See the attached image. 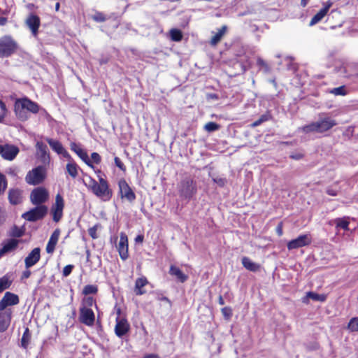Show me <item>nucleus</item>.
Returning <instances> with one entry per match:
<instances>
[{"label": "nucleus", "mask_w": 358, "mask_h": 358, "mask_svg": "<svg viewBox=\"0 0 358 358\" xmlns=\"http://www.w3.org/2000/svg\"><path fill=\"white\" fill-rule=\"evenodd\" d=\"M115 165L122 171H124L126 170L125 166L124 165L123 162L121 161V159L115 157L114 159Z\"/></svg>", "instance_id": "nucleus-47"}, {"label": "nucleus", "mask_w": 358, "mask_h": 358, "mask_svg": "<svg viewBox=\"0 0 358 358\" xmlns=\"http://www.w3.org/2000/svg\"><path fill=\"white\" fill-rule=\"evenodd\" d=\"M25 24L31 31V34L34 37H36L38 34V29L41 26V19L39 16L35 13H30L25 20Z\"/></svg>", "instance_id": "nucleus-10"}, {"label": "nucleus", "mask_w": 358, "mask_h": 358, "mask_svg": "<svg viewBox=\"0 0 358 358\" xmlns=\"http://www.w3.org/2000/svg\"><path fill=\"white\" fill-rule=\"evenodd\" d=\"M222 313L225 319L229 320L232 315V310L229 307H224L222 308Z\"/></svg>", "instance_id": "nucleus-45"}, {"label": "nucleus", "mask_w": 358, "mask_h": 358, "mask_svg": "<svg viewBox=\"0 0 358 358\" xmlns=\"http://www.w3.org/2000/svg\"><path fill=\"white\" fill-rule=\"evenodd\" d=\"M148 283V280L145 277L138 278L136 280L135 282V289L134 291L137 295L144 294L146 291L143 289Z\"/></svg>", "instance_id": "nucleus-26"}, {"label": "nucleus", "mask_w": 358, "mask_h": 358, "mask_svg": "<svg viewBox=\"0 0 358 358\" xmlns=\"http://www.w3.org/2000/svg\"><path fill=\"white\" fill-rule=\"evenodd\" d=\"M129 324L125 318H116L115 332L118 337H122L129 331Z\"/></svg>", "instance_id": "nucleus-17"}, {"label": "nucleus", "mask_w": 358, "mask_h": 358, "mask_svg": "<svg viewBox=\"0 0 358 358\" xmlns=\"http://www.w3.org/2000/svg\"><path fill=\"white\" fill-rule=\"evenodd\" d=\"M291 157L292 159H294L299 160V159H301L303 157V155L301 154V153H298V154H295V155H292Z\"/></svg>", "instance_id": "nucleus-58"}, {"label": "nucleus", "mask_w": 358, "mask_h": 358, "mask_svg": "<svg viewBox=\"0 0 358 358\" xmlns=\"http://www.w3.org/2000/svg\"><path fill=\"white\" fill-rule=\"evenodd\" d=\"M213 180L220 186H224L226 182V180L224 178H214Z\"/></svg>", "instance_id": "nucleus-53"}, {"label": "nucleus", "mask_w": 358, "mask_h": 358, "mask_svg": "<svg viewBox=\"0 0 358 358\" xmlns=\"http://www.w3.org/2000/svg\"><path fill=\"white\" fill-rule=\"evenodd\" d=\"M66 171L70 176L76 178L78 175V166L73 162H69L66 166Z\"/></svg>", "instance_id": "nucleus-32"}, {"label": "nucleus", "mask_w": 358, "mask_h": 358, "mask_svg": "<svg viewBox=\"0 0 358 358\" xmlns=\"http://www.w3.org/2000/svg\"><path fill=\"white\" fill-rule=\"evenodd\" d=\"M94 303H95L94 300L92 297H91V296L86 297L83 301V307H87V308L91 307L94 304Z\"/></svg>", "instance_id": "nucleus-44"}, {"label": "nucleus", "mask_w": 358, "mask_h": 358, "mask_svg": "<svg viewBox=\"0 0 358 358\" xmlns=\"http://www.w3.org/2000/svg\"><path fill=\"white\" fill-rule=\"evenodd\" d=\"M71 149L75 152L88 166L93 167L90 160L89 159L87 152H85L78 144L76 143H71Z\"/></svg>", "instance_id": "nucleus-24"}, {"label": "nucleus", "mask_w": 358, "mask_h": 358, "mask_svg": "<svg viewBox=\"0 0 358 358\" xmlns=\"http://www.w3.org/2000/svg\"><path fill=\"white\" fill-rule=\"evenodd\" d=\"M46 141L50 146V148L57 154H61L62 151L64 150V148L59 141L52 138H47Z\"/></svg>", "instance_id": "nucleus-31"}, {"label": "nucleus", "mask_w": 358, "mask_h": 358, "mask_svg": "<svg viewBox=\"0 0 358 358\" xmlns=\"http://www.w3.org/2000/svg\"><path fill=\"white\" fill-rule=\"evenodd\" d=\"M3 221H4V211L0 207V225L3 222Z\"/></svg>", "instance_id": "nucleus-59"}, {"label": "nucleus", "mask_w": 358, "mask_h": 358, "mask_svg": "<svg viewBox=\"0 0 358 358\" xmlns=\"http://www.w3.org/2000/svg\"><path fill=\"white\" fill-rule=\"evenodd\" d=\"M98 291V288L96 285H87L84 287L83 294L88 295L90 294H96Z\"/></svg>", "instance_id": "nucleus-38"}, {"label": "nucleus", "mask_w": 358, "mask_h": 358, "mask_svg": "<svg viewBox=\"0 0 358 358\" xmlns=\"http://www.w3.org/2000/svg\"><path fill=\"white\" fill-rule=\"evenodd\" d=\"M135 241L136 242H140V243H142L143 241V236L142 235H138L135 238Z\"/></svg>", "instance_id": "nucleus-62"}, {"label": "nucleus", "mask_w": 358, "mask_h": 358, "mask_svg": "<svg viewBox=\"0 0 358 358\" xmlns=\"http://www.w3.org/2000/svg\"><path fill=\"white\" fill-rule=\"evenodd\" d=\"M49 198V194L46 189L37 187L32 190L30 194L31 202L34 205L40 206L46 202Z\"/></svg>", "instance_id": "nucleus-7"}, {"label": "nucleus", "mask_w": 358, "mask_h": 358, "mask_svg": "<svg viewBox=\"0 0 358 358\" xmlns=\"http://www.w3.org/2000/svg\"><path fill=\"white\" fill-rule=\"evenodd\" d=\"M9 10L0 8V16L7 17L9 14Z\"/></svg>", "instance_id": "nucleus-56"}, {"label": "nucleus", "mask_w": 358, "mask_h": 358, "mask_svg": "<svg viewBox=\"0 0 358 358\" xmlns=\"http://www.w3.org/2000/svg\"><path fill=\"white\" fill-rule=\"evenodd\" d=\"M333 1L328 0L323 3L324 7L321 8L310 20L309 26L312 27L320 22L328 13L330 8L333 6Z\"/></svg>", "instance_id": "nucleus-15"}, {"label": "nucleus", "mask_w": 358, "mask_h": 358, "mask_svg": "<svg viewBox=\"0 0 358 358\" xmlns=\"http://www.w3.org/2000/svg\"><path fill=\"white\" fill-rule=\"evenodd\" d=\"M45 177V171L43 166H38L29 173L26 176V181L30 185H38L43 181Z\"/></svg>", "instance_id": "nucleus-6"}, {"label": "nucleus", "mask_w": 358, "mask_h": 358, "mask_svg": "<svg viewBox=\"0 0 358 358\" xmlns=\"http://www.w3.org/2000/svg\"><path fill=\"white\" fill-rule=\"evenodd\" d=\"M60 155H62L64 157L67 158L69 159H71L70 155L65 149L62 151V152Z\"/></svg>", "instance_id": "nucleus-61"}, {"label": "nucleus", "mask_w": 358, "mask_h": 358, "mask_svg": "<svg viewBox=\"0 0 358 358\" xmlns=\"http://www.w3.org/2000/svg\"><path fill=\"white\" fill-rule=\"evenodd\" d=\"M6 107L3 102L0 100V122H1L6 114Z\"/></svg>", "instance_id": "nucleus-46"}, {"label": "nucleus", "mask_w": 358, "mask_h": 358, "mask_svg": "<svg viewBox=\"0 0 358 358\" xmlns=\"http://www.w3.org/2000/svg\"><path fill=\"white\" fill-rule=\"evenodd\" d=\"M79 320L80 322L87 326H93L95 320V315L93 310L87 307H81L80 308Z\"/></svg>", "instance_id": "nucleus-12"}, {"label": "nucleus", "mask_w": 358, "mask_h": 358, "mask_svg": "<svg viewBox=\"0 0 358 358\" xmlns=\"http://www.w3.org/2000/svg\"><path fill=\"white\" fill-rule=\"evenodd\" d=\"M36 148L38 153L40 155V157L42 158L43 162H45L48 159V155L47 153L48 148L47 146L42 142H37L36 144Z\"/></svg>", "instance_id": "nucleus-30"}, {"label": "nucleus", "mask_w": 358, "mask_h": 358, "mask_svg": "<svg viewBox=\"0 0 358 358\" xmlns=\"http://www.w3.org/2000/svg\"><path fill=\"white\" fill-rule=\"evenodd\" d=\"M348 217L338 218L335 220L336 227H340L344 230H348L349 221Z\"/></svg>", "instance_id": "nucleus-35"}, {"label": "nucleus", "mask_w": 358, "mask_h": 358, "mask_svg": "<svg viewBox=\"0 0 358 358\" xmlns=\"http://www.w3.org/2000/svg\"><path fill=\"white\" fill-rule=\"evenodd\" d=\"M19 243L20 241L15 238H10L3 241V247L0 249V257L16 250Z\"/></svg>", "instance_id": "nucleus-19"}, {"label": "nucleus", "mask_w": 358, "mask_h": 358, "mask_svg": "<svg viewBox=\"0 0 358 358\" xmlns=\"http://www.w3.org/2000/svg\"><path fill=\"white\" fill-rule=\"evenodd\" d=\"M8 22V17L4 16H0V26H4Z\"/></svg>", "instance_id": "nucleus-55"}, {"label": "nucleus", "mask_w": 358, "mask_h": 358, "mask_svg": "<svg viewBox=\"0 0 358 358\" xmlns=\"http://www.w3.org/2000/svg\"><path fill=\"white\" fill-rule=\"evenodd\" d=\"M22 345L24 348H26L27 345V342L25 340L24 334L23 335L22 338Z\"/></svg>", "instance_id": "nucleus-64"}, {"label": "nucleus", "mask_w": 358, "mask_h": 358, "mask_svg": "<svg viewBox=\"0 0 358 358\" xmlns=\"http://www.w3.org/2000/svg\"><path fill=\"white\" fill-rule=\"evenodd\" d=\"M326 192L330 196H336L338 194V191L332 187H328Z\"/></svg>", "instance_id": "nucleus-52"}, {"label": "nucleus", "mask_w": 358, "mask_h": 358, "mask_svg": "<svg viewBox=\"0 0 358 358\" xmlns=\"http://www.w3.org/2000/svg\"><path fill=\"white\" fill-rule=\"evenodd\" d=\"M89 234L94 239L97 238L96 227H93L89 229Z\"/></svg>", "instance_id": "nucleus-51"}, {"label": "nucleus", "mask_w": 358, "mask_h": 358, "mask_svg": "<svg viewBox=\"0 0 358 358\" xmlns=\"http://www.w3.org/2000/svg\"><path fill=\"white\" fill-rule=\"evenodd\" d=\"M299 129L301 130L304 133H309V132H313V131L317 132V122L311 123L308 125L304 126V127L300 128Z\"/></svg>", "instance_id": "nucleus-37"}, {"label": "nucleus", "mask_w": 358, "mask_h": 358, "mask_svg": "<svg viewBox=\"0 0 358 358\" xmlns=\"http://www.w3.org/2000/svg\"><path fill=\"white\" fill-rule=\"evenodd\" d=\"M60 236V229H56L50 236V238L48 242L46 245V252L48 254H52L55 251V246L57 244L59 238Z\"/></svg>", "instance_id": "nucleus-22"}, {"label": "nucleus", "mask_w": 358, "mask_h": 358, "mask_svg": "<svg viewBox=\"0 0 358 358\" xmlns=\"http://www.w3.org/2000/svg\"><path fill=\"white\" fill-rule=\"evenodd\" d=\"M348 329L350 331H358V317H352L350 320Z\"/></svg>", "instance_id": "nucleus-39"}, {"label": "nucleus", "mask_w": 358, "mask_h": 358, "mask_svg": "<svg viewBox=\"0 0 358 358\" xmlns=\"http://www.w3.org/2000/svg\"><path fill=\"white\" fill-rule=\"evenodd\" d=\"M8 199L12 204H18L22 200V191L18 189H13L9 191Z\"/></svg>", "instance_id": "nucleus-25"}, {"label": "nucleus", "mask_w": 358, "mask_h": 358, "mask_svg": "<svg viewBox=\"0 0 358 358\" xmlns=\"http://www.w3.org/2000/svg\"><path fill=\"white\" fill-rule=\"evenodd\" d=\"M117 249L122 260L124 261L128 259V238L124 232H121L120 234V241L117 245Z\"/></svg>", "instance_id": "nucleus-13"}, {"label": "nucleus", "mask_w": 358, "mask_h": 358, "mask_svg": "<svg viewBox=\"0 0 358 358\" xmlns=\"http://www.w3.org/2000/svg\"><path fill=\"white\" fill-rule=\"evenodd\" d=\"M92 159L96 164H99L101 162V157L97 152H93L91 155Z\"/></svg>", "instance_id": "nucleus-50"}, {"label": "nucleus", "mask_w": 358, "mask_h": 358, "mask_svg": "<svg viewBox=\"0 0 358 358\" xmlns=\"http://www.w3.org/2000/svg\"><path fill=\"white\" fill-rule=\"evenodd\" d=\"M276 231H277V234H278V236H282V224H280L277 228H276Z\"/></svg>", "instance_id": "nucleus-60"}, {"label": "nucleus", "mask_w": 358, "mask_h": 358, "mask_svg": "<svg viewBox=\"0 0 358 358\" xmlns=\"http://www.w3.org/2000/svg\"><path fill=\"white\" fill-rule=\"evenodd\" d=\"M268 120V115H263L259 120L254 122L252 124V127H257L260 125L262 122Z\"/></svg>", "instance_id": "nucleus-48"}, {"label": "nucleus", "mask_w": 358, "mask_h": 358, "mask_svg": "<svg viewBox=\"0 0 358 358\" xmlns=\"http://www.w3.org/2000/svg\"><path fill=\"white\" fill-rule=\"evenodd\" d=\"M257 65L259 70L263 71L265 73H268L271 71L269 64L261 57H258L257 59Z\"/></svg>", "instance_id": "nucleus-33"}, {"label": "nucleus", "mask_w": 358, "mask_h": 358, "mask_svg": "<svg viewBox=\"0 0 358 358\" xmlns=\"http://www.w3.org/2000/svg\"><path fill=\"white\" fill-rule=\"evenodd\" d=\"M311 242L312 238L310 234H303L289 241L287 246L289 250H292L309 245Z\"/></svg>", "instance_id": "nucleus-9"}, {"label": "nucleus", "mask_w": 358, "mask_h": 358, "mask_svg": "<svg viewBox=\"0 0 358 358\" xmlns=\"http://www.w3.org/2000/svg\"><path fill=\"white\" fill-rule=\"evenodd\" d=\"M31 271L29 270H28V268H27V270L23 271L22 274V279L29 278L31 275Z\"/></svg>", "instance_id": "nucleus-54"}, {"label": "nucleus", "mask_w": 358, "mask_h": 358, "mask_svg": "<svg viewBox=\"0 0 358 358\" xmlns=\"http://www.w3.org/2000/svg\"><path fill=\"white\" fill-rule=\"evenodd\" d=\"M47 206L40 205L23 213L22 217L27 221L34 222L42 219L47 214Z\"/></svg>", "instance_id": "nucleus-5"}, {"label": "nucleus", "mask_w": 358, "mask_h": 358, "mask_svg": "<svg viewBox=\"0 0 358 358\" xmlns=\"http://www.w3.org/2000/svg\"><path fill=\"white\" fill-rule=\"evenodd\" d=\"M92 19L96 22H103L106 20V15L99 11H96L92 16Z\"/></svg>", "instance_id": "nucleus-41"}, {"label": "nucleus", "mask_w": 358, "mask_h": 358, "mask_svg": "<svg viewBox=\"0 0 358 358\" xmlns=\"http://www.w3.org/2000/svg\"><path fill=\"white\" fill-rule=\"evenodd\" d=\"M330 92L334 93L335 95H346V91H330Z\"/></svg>", "instance_id": "nucleus-57"}, {"label": "nucleus", "mask_w": 358, "mask_h": 358, "mask_svg": "<svg viewBox=\"0 0 358 358\" xmlns=\"http://www.w3.org/2000/svg\"><path fill=\"white\" fill-rule=\"evenodd\" d=\"M19 303L17 295L7 292L0 301V311L6 310V307L17 305Z\"/></svg>", "instance_id": "nucleus-16"}, {"label": "nucleus", "mask_w": 358, "mask_h": 358, "mask_svg": "<svg viewBox=\"0 0 358 358\" xmlns=\"http://www.w3.org/2000/svg\"><path fill=\"white\" fill-rule=\"evenodd\" d=\"M64 208V201L63 197L58 194L55 196V202L51 208L52 219L55 222H59L62 217Z\"/></svg>", "instance_id": "nucleus-8"}, {"label": "nucleus", "mask_w": 358, "mask_h": 358, "mask_svg": "<svg viewBox=\"0 0 358 358\" xmlns=\"http://www.w3.org/2000/svg\"><path fill=\"white\" fill-rule=\"evenodd\" d=\"M88 189L103 201H109L113 195L112 190L109 188L108 182L102 178H99V182L92 178L85 183Z\"/></svg>", "instance_id": "nucleus-1"}, {"label": "nucleus", "mask_w": 358, "mask_h": 358, "mask_svg": "<svg viewBox=\"0 0 358 358\" xmlns=\"http://www.w3.org/2000/svg\"><path fill=\"white\" fill-rule=\"evenodd\" d=\"M227 29V27L226 25H223L221 29L218 30V31L212 36L210 39V44L212 45H217L222 39V36L224 35Z\"/></svg>", "instance_id": "nucleus-29"}, {"label": "nucleus", "mask_w": 358, "mask_h": 358, "mask_svg": "<svg viewBox=\"0 0 358 358\" xmlns=\"http://www.w3.org/2000/svg\"><path fill=\"white\" fill-rule=\"evenodd\" d=\"M317 132L322 133L331 129L333 127L336 125V120L330 118L325 117L317 122Z\"/></svg>", "instance_id": "nucleus-21"}, {"label": "nucleus", "mask_w": 358, "mask_h": 358, "mask_svg": "<svg viewBox=\"0 0 358 358\" xmlns=\"http://www.w3.org/2000/svg\"><path fill=\"white\" fill-rule=\"evenodd\" d=\"M11 281L6 275L3 276L0 278V293L3 292L5 289L10 287Z\"/></svg>", "instance_id": "nucleus-36"}, {"label": "nucleus", "mask_w": 358, "mask_h": 358, "mask_svg": "<svg viewBox=\"0 0 358 358\" xmlns=\"http://www.w3.org/2000/svg\"><path fill=\"white\" fill-rule=\"evenodd\" d=\"M204 129L208 132H212L218 130L220 129V125L215 122H209L205 124Z\"/></svg>", "instance_id": "nucleus-40"}, {"label": "nucleus", "mask_w": 358, "mask_h": 358, "mask_svg": "<svg viewBox=\"0 0 358 358\" xmlns=\"http://www.w3.org/2000/svg\"><path fill=\"white\" fill-rule=\"evenodd\" d=\"M23 234L24 231L17 227H14L12 229L11 235L14 237H21L23 235Z\"/></svg>", "instance_id": "nucleus-42"}, {"label": "nucleus", "mask_w": 358, "mask_h": 358, "mask_svg": "<svg viewBox=\"0 0 358 358\" xmlns=\"http://www.w3.org/2000/svg\"><path fill=\"white\" fill-rule=\"evenodd\" d=\"M41 258V250L39 248H35L33 249L24 259V264L26 268L34 266Z\"/></svg>", "instance_id": "nucleus-18"}, {"label": "nucleus", "mask_w": 358, "mask_h": 358, "mask_svg": "<svg viewBox=\"0 0 358 358\" xmlns=\"http://www.w3.org/2000/svg\"><path fill=\"white\" fill-rule=\"evenodd\" d=\"M73 268V265H67L63 269V275L66 277L70 275Z\"/></svg>", "instance_id": "nucleus-49"}, {"label": "nucleus", "mask_w": 358, "mask_h": 358, "mask_svg": "<svg viewBox=\"0 0 358 358\" xmlns=\"http://www.w3.org/2000/svg\"><path fill=\"white\" fill-rule=\"evenodd\" d=\"M118 186L120 189V194L121 198H124L129 202H132L135 200L136 195L131 189V187L129 186L126 180L123 179L120 180L118 182Z\"/></svg>", "instance_id": "nucleus-14"}, {"label": "nucleus", "mask_w": 358, "mask_h": 358, "mask_svg": "<svg viewBox=\"0 0 358 358\" xmlns=\"http://www.w3.org/2000/svg\"><path fill=\"white\" fill-rule=\"evenodd\" d=\"M19 153V148L13 145H0V155L6 160L11 161L15 158Z\"/></svg>", "instance_id": "nucleus-11"}, {"label": "nucleus", "mask_w": 358, "mask_h": 358, "mask_svg": "<svg viewBox=\"0 0 358 358\" xmlns=\"http://www.w3.org/2000/svg\"><path fill=\"white\" fill-rule=\"evenodd\" d=\"M180 196L182 198L189 199L196 192V185L193 180L186 178L180 182L179 186Z\"/></svg>", "instance_id": "nucleus-4"}, {"label": "nucleus", "mask_w": 358, "mask_h": 358, "mask_svg": "<svg viewBox=\"0 0 358 358\" xmlns=\"http://www.w3.org/2000/svg\"><path fill=\"white\" fill-rule=\"evenodd\" d=\"M170 37L173 41L178 42L182 39V33L180 29H172L170 31Z\"/></svg>", "instance_id": "nucleus-34"}, {"label": "nucleus", "mask_w": 358, "mask_h": 358, "mask_svg": "<svg viewBox=\"0 0 358 358\" xmlns=\"http://www.w3.org/2000/svg\"><path fill=\"white\" fill-rule=\"evenodd\" d=\"M39 110V106L27 98L19 99L15 103V114L21 120L28 119L29 117L26 110L32 113H37Z\"/></svg>", "instance_id": "nucleus-2"}, {"label": "nucleus", "mask_w": 358, "mask_h": 358, "mask_svg": "<svg viewBox=\"0 0 358 358\" xmlns=\"http://www.w3.org/2000/svg\"><path fill=\"white\" fill-rule=\"evenodd\" d=\"M310 299H312L313 301H315L324 302L327 299V295L323 294H317V293H315L313 292H308L306 294V296H304L301 299V301L303 303L308 304Z\"/></svg>", "instance_id": "nucleus-23"}, {"label": "nucleus", "mask_w": 358, "mask_h": 358, "mask_svg": "<svg viewBox=\"0 0 358 358\" xmlns=\"http://www.w3.org/2000/svg\"><path fill=\"white\" fill-rule=\"evenodd\" d=\"M19 48L17 42L10 35L0 38V58L9 57Z\"/></svg>", "instance_id": "nucleus-3"}, {"label": "nucleus", "mask_w": 358, "mask_h": 358, "mask_svg": "<svg viewBox=\"0 0 358 358\" xmlns=\"http://www.w3.org/2000/svg\"><path fill=\"white\" fill-rule=\"evenodd\" d=\"M143 358H160L157 355L150 354L145 356Z\"/></svg>", "instance_id": "nucleus-63"}, {"label": "nucleus", "mask_w": 358, "mask_h": 358, "mask_svg": "<svg viewBox=\"0 0 358 358\" xmlns=\"http://www.w3.org/2000/svg\"><path fill=\"white\" fill-rule=\"evenodd\" d=\"M169 273L175 276L181 282H185L188 278L187 275L183 273L178 267L173 265L170 266Z\"/></svg>", "instance_id": "nucleus-27"}, {"label": "nucleus", "mask_w": 358, "mask_h": 358, "mask_svg": "<svg viewBox=\"0 0 358 358\" xmlns=\"http://www.w3.org/2000/svg\"><path fill=\"white\" fill-rule=\"evenodd\" d=\"M242 264L246 269L250 271L256 272L260 268L259 264L253 262L250 258L247 257L242 258Z\"/></svg>", "instance_id": "nucleus-28"}, {"label": "nucleus", "mask_w": 358, "mask_h": 358, "mask_svg": "<svg viewBox=\"0 0 358 358\" xmlns=\"http://www.w3.org/2000/svg\"><path fill=\"white\" fill-rule=\"evenodd\" d=\"M7 187V182L3 175L0 173V194L3 192Z\"/></svg>", "instance_id": "nucleus-43"}, {"label": "nucleus", "mask_w": 358, "mask_h": 358, "mask_svg": "<svg viewBox=\"0 0 358 358\" xmlns=\"http://www.w3.org/2000/svg\"><path fill=\"white\" fill-rule=\"evenodd\" d=\"M11 320L10 310L0 311V332L5 331L9 327Z\"/></svg>", "instance_id": "nucleus-20"}]
</instances>
